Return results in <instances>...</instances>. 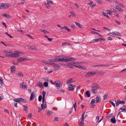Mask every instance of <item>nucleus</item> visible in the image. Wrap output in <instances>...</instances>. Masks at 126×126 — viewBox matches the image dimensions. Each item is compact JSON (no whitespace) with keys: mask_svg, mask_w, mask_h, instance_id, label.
Returning <instances> with one entry per match:
<instances>
[{"mask_svg":"<svg viewBox=\"0 0 126 126\" xmlns=\"http://www.w3.org/2000/svg\"><path fill=\"white\" fill-rule=\"evenodd\" d=\"M91 87L92 93L94 94H96L97 92V90L98 89H100L98 84L95 83H93L91 85Z\"/></svg>","mask_w":126,"mask_h":126,"instance_id":"nucleus-1","label":"nucleus"},{"mask_svg":"<svg viewBox=\"0 0 126 126\" xmlns=\"http://www.w3.org/2000/svg\"><path fill=\"white\" fill-rule=\"evenodd\" d=\"M76 60L74 58H67L66 57H63L61 59H58L57 60V62H67L68 61H74Z\"/></svg>","mask_w":126,"mask_h":126,"instance_id":"nucleus-2","label":"nucleus"},{"mask_svg":"<svg viewBox=\"0 0 126 126\" xmlns=\"http://www.w3.org/2000/svg\"><path fill=\"white\" fill-rule=\"evenodd\" d=\"M10 5V4L9 3H1L0 5V9H7Z\"/></svg>","mask_w":126,"mask_h":126,"instance_id":"nucleus-3","label":"nucleus"},{"mask_svg":"<svg viewBox=\"0 0 126 126\" xmlns=\"http://www.w3.org/2000/svg\"><path fill=\"white\" fill-rule=\"evenodd\" d=\"M4 52L5 54L6 57H11V55H12V51L11 50H5L4 51Z\"/></svg>","mask_w":126,"mask_h":126,"instance_id":"nucleus-4","label":"nucleus"},{"mask_svg":"<svg viewBox=\"0 0 126 126\" xmlns=\"http://www.w3.org/2000/svg\"><path fill=\"white\" fill-rule=\"evenodd\" d=\"M105 40V39L103 38H95L92 40L90 43L95 42H101Z\"/></svg>","mask_w":126,"mask_h":126,"instance_id":"nucleus-5","label":"nucleus"},{"mask_svg":"<svg viewBox=\"0 0 126 126\" xmlns=\"http://www.w3.org/2000/svg\"><path fill=\"white\" fill-rule=\"evenodd\" d=\"M20 56L19 52L17 51H14V53H12L11 57H18Z\"/></svg>","mask_w":126,"mask_h":126,"instance_id":"nucleus-6","label":"nucleus"},{"mask_svg":"<svg viewBox=\"0 0 126 126\" xmlns=\"http://www.w3.org/2000/svg\"><path fill=\"white\" fill-rule=\"evenodd\" d=\"M96 73L95 72H88L85 74V76L86 78L89 77L96 74Z\"/></svg>","mask_w":126,"mask_h":126,"instance_id":"nucleus-7","label":"nucleus"},{"mask_svg":"<svg viewBox=\"0 0 126 126\" xmlns=\"http://www.w3.org/2000/svg\"><path fill=\"white\" fill-rule=\"evenodd\" d=\"M41 107L42 108H38V112H40L43 109H45L47 107V104L46 103V102H45V104L44 105L43 104H41Z\"/></svg>","mask_w":126,"mask_h":126,"instance_id":"nucleus-8","label":"nucleus"},{"mask_svg":"<svg viewBox=\"0 0 126 126\" xmlns=\"http://www.w3.org/2000/svg\"><path fill=\"white\" fill-rule=\"evenodd\" d=\"M52 65L54 66V68L55 70H58L60 67V65L58 64H56L55 63H52Z\"/></svg>","mask_w":126,"mask_h":126,"instance_id":"nucleus-9","label":"nucleus"},{"mask_svg":"<svg viewBox=\"0 0 126 126\" xmlns=\"http://www.w3.org/2000/svg\"><path fill=\"white\" fill-rule=\"evenodd\" d=\"M75 81L72 78H70L67 81L66 83L67 84H68L70 83H73L75 82Z\"/></svg>","mask_w":126,"mask_h":126,"instance_id":"nucleus-10","label":"nucleus"},{"mask_svg":"<svg viewBox=\"0 0 126 126\" xmlns=\"http://www.w3.org/2000/svg\"><path fill=\"white\" fill-rule=\"evenodd\" d=\"M35 92L34 91L33 92L31 95L30 98V101L33 100L35 96Z\"/></svg>","mask_w":126,"mask_h":126,"instance_id":"nucleus-11","label":"nucleus"},{"mask_svg":"<svg viewBox=\"0 0 126 126\" xmlns=\"http://www.w3.org/2000/svg\"><path fill=\"white\" fill-rule=\"evenodd\" d=\"M42 94L43 95V98H42V104L44 105L45 104H44V102L45 101V95L46 94V92L45 91H43L42 92Z\"/></svg>","mask_w":126,"mask_h":126,"instance_id":"nucleus-12","label":"nucleus"},{"mask_svg":"<svg viewBox=\"0 0 126 126\" xmlns=\"http://www.w3.org/2000/svg\"><path fill=\"white\" fill-rule=\"evenodd\" d=\"M27 59L26 58H22L20 57L18 58L17 60V61L18 62H21L24 61Z\"/></svg>","mask_w":126,"mask_h":126,"instance_id":"nucleus-13","label":"nucleus"},{"mask_svg":"<svg viewBox=\"0 0 126 126\" xmlns=\"http://www.w3.org/2000/svg\"><path fill=\"white\" fill-rule=\"evenodd\" d=\"M101 100V97L99 95H97L95 99L96 102L98 103L100 102Z\"/></svg>","mask_w":126,"mask_h":126,"instance_id":"nucleus-14","label":"nucleus"},{"mask_svg":"<svg viewBox=\"0 0 126 126\" xmlns=\"http://www.w3.org/2000/svg\"><path fill=\"white\" fill-rule=\"evenodd\" d=\"M22 99V98H15L13 99V101H14V102H19L20 101L21 102V100Z\"/></svg>","mask_w":126,"mask_h":126,"instance_id":"nucleus-15","label":"nucleus"},{"mask_svg":"<svg viewBox=\"0 0 126 126\" xmlns=\"http://www.w3.org/2000/svg\"><path fill=\"white\" fill-rule=\"evenodd\" d=\"M90 5L92 8L95 7L96 6V4L94 3L93 1H90V2L88 4Z\"/></svg>","mask_w":126,"mask_h":126,"instance_id":"nucleus-16","label":"nucleus"},{"mask_svg":"<svg viewBox=\"0 0 126 126\" xmlns=\"http://www.w3.org/2000/svg\"><path fill=\"white\" fill-rule=\"evenodd\" d=\"M55 83L56 86L57 87H59L62 85V84L60 83H58L57 80H56L55 81Z\"/></svg>","mask_w":126,"mask_h":126,"instance_id":"nucleus-17","label":"nucleus"},{"mask_svg":"<svg viewBox=\"0 0 126 126\" xmlns=\"http://www.w3.org/2000/svg\"><path fill=\"white\" fill-rule=\"evenodd\" d=\"M120 110H122V112L124 111L125 112L126 110V105H124L123 106L122 108H120Z\"/></svg>","mask_w":126,"mask_h":126,"instance_id":"nucleus-18","label":"nucleus"},{"mask_svg":"<svg viewBox=\"0 0 126 126\" xmlns=\"http://www.w3.org/2000/svg\"><path fill=\"white\" fill-rule=\"evenodd\" d=\"M49 2H47V3H45L44 4L45 5L46 7V8L48 9H49L51 8V6L49 5Z\"/></svg>","mask_w":126,"mask_h":126,"instance_id":"nucleus-19","label":"nucleus"},{"mask_svg":"<svg viewBox=\"0 0 126 126\" xmlns=\"http://www.w3.org/2000/svg\"><path fill=\"white\" fill-rule=\"evenodd\" d=\"M29 47V48L30 49L31 48L32 50H36L37 49V48L34 46H28Z\"/></svg>","mask_w":126,"mask_h":126,"instance_id":"nucleus-20","label":"nucleus"},{"mask_svg":"<svg viewBox=\"0 0 126 126\" xmlns=\"http://www.w3.org/2000/svg\"><path fill=\"white\" fill-rule=\"evenodd\" d=\"M114 8L115 9H118L119 11H121L122 12H123L124 11V10H123L121 7H119L117 6H115Z\"/></svg>","mask_w":126,"mask_h":126,"instance_id":"nucleus-21","label":"nucleus"},{"mask_svg":"<svg viewBox=\"0 0 126 126\" xmlns=\"http://www.w3.org/2000/svg\"><path fill=\"white\" fill-rule=\"evenodd\" d=\"M110 121L111 122L113 123H115L116 122V120L115 119V117L114 116L112 118L110 119Z\"/></svg>","mask_w":126,"mask_h":126,"instance_id":"nucleus-22","label":"nucleus"},{"mask_svg":"<svg viewBox=\"0 0 126 126\" xmlns=\"http://www.w3.org/2000/svg\"><path fill=\"white\" fill-rule=\"evenodd\" d=\"M72 45V44L68 42H65L64 43H63L62 44V46H71Z\"/></svg>","mask_w":126,"mask_h":126,"instance_id":"nucleus-23","label":"nucleus"},{"mask_svg":"<svg viewBox=\"0 0 126 126\" xmlns=\"http://www.w3.org/2000/svg\"><path fill=\"white\" fill-rule=\"evenodd\" d=\"M68 88L69 90V91H72L71 89H72V88H73V84H69L68 85Z\"/></svg>","mask_w":126,"mask_h":126,"instance_id":"nucleus-24","label":"nucleus"},{"mask_svg":"<svg viewBox=\"0 0 126 126\" xmlns=\"http://www.w3.org/2000/svg\"><path fill=\"white\" fill-rule=\"evenodd\" d=\"M57 60L56 58H55V59H49V62H50L51 63L52 62H57Z\"/></svg>","mask_w":126,"mask_h":126,"instance_id":"nucleus-25","label":"nucleus"},{"mask_svg":"<svg viewBox=\"0 0 126 126\" xmlns=\"http://www.w3.org/2000/svg\"><path fill=\"white\" fill-rule=\"evenodd\" d=\"M95 72L96 73V74L97 75H99L100 74L102 75L105 73V72L103 71H96Z\"/></svg>","mask_w":126,"mask_h":126,"instance_id":"nucleus-26","label":"nucleus"},{"mask_svg":"<svg viewBox=\"0 0 126 126\" xmlns=\"http://www.w3.org/2000/svg\"><path fill=\"white\" fill-rule=\"evenodd\" d=\"M53 113L52 112L50 111L49 110H48L47 112V114L48 116H50Z\"/></svg>","mask_w":126,"mask_h":126,"instance_id":"nucleus-27","label":"nucleus"},{"mask_svg":"<svg viewBox=\"0 0 126 126\" xmlns=\"http://www.w3.org/2000/svg\"><path fill=\"white\" fill-rule=\"evenodd\" d=\"M40 30L41 31L45 33H47V34H49V32L47 31H46V30H42V29H41Z\"/></svg>","mask_w":126,"mask_h":126,"instance_id":"nucleus-28","label":"nucleus"},{"mask_svg":"<svg viewBox=\"0 0 126 126\" xmlns=\"http://www.w3.org/2000/svg\"><path fill=\"white\" fill-rule=\"evenodd\" d=\"M25 84V83L24 82H22L20 84V87L22 89L23 88H24V85Z\"/></svg>","mask_w":126,"mask_h":126,"instance_id":"nucleus-29","label":"nucleus"},{"mask_svg":"<svg viewBox=\"0 0 126 126\" xmlns=\"http://www.w3.org/2000/svg\"><path fill=\"white\" fill-rule=\"evenodd\" d=\"M79 126H83L84 125V122H79Z\"/></svg>","mask_w":126,"mask_h":126,"instance_id":"nucleus-30","label":"nucleus"},{"mask_svg":"<svg viewBox=\"0 0 126 126\" xmlns=\"http://www.w3.org/2000/svg\"><path fill=\"white\" fill-rule=\"evenodd\" d=\"M108 95V93H106L103 96L104 100H105L107 99Z\"/></svg>","mask_w":126,"mask_h":126,"instance_id":"nucleus-31","label":"nucleus"},{"mask_svg":"<svg viewBox=\"0 0 126 126\" xmlns=\"http://www.w3.org/2000/svg\"><path fill=\"white\" fill-rule=\"evenodd\" d=\"M63 57V56H57L54 57V58H56L57 60L58 59H61Z\"/></svg>","mask_w":126,"mask_h":126,"instance_id":"nucleus-32","label":"nucleus"},{"mask_svg":"<svg viewBox=\"0 0 126 126\" xmlns=\"http://www.w3.org/2000/svg\"><path fill=\"white\" fill-rule=\"evenodd\" d=\"M116 34L115 32H112V33H110L109 34V35L110 36H114V35H116Z\"/></svg>","mask_w":126,"mask_h":126,"instance_id":"nucleus-33","label":"nucleus"},{"mask_svg":"<svg viewBox=\"0 0 126 126\" xmlns=\"http://www.w3.org/2000/svg\"><path fill=\"white\" fill-rule=\"evenodd\" d=\"M37 86L38 87H42L43 86V84L42 83L40 82H39L38 83Z\"/></svg>","mask_w":126,"mask_h":126,"instance_id":"nucleus-34","label":"nucleus"},{"mask_svg":"<svg viewBox=\"0 0 126 126\" xmlns=\"http://www.w3.org/2000/svg\"><path fill=\"white\" fill-rule=\"evenodd\" d=\"M75 23L78 26L79 28H81L82 26V25H80V23H79L75 22Z\"/></svg>","mask_w":126,"mask_h":126,"instance_id":"nucleus-35","label":"nucleus"},{"mask_svg":"<svg viewBox=\"0 0 126 126\" xmlns=\"http://www.w3.org/2000/svg\"><path fill=\"white\" fill-rule=\"evenodd\" d=\"M110 11H111V12H113L114 13H116L117 12V11L116 10L112 8H111L110 9Z\"/></svg>","mask_w":126,"mask_h":126,"instance_id":"nucleus-36","label":"nucleus"},{"mask_svg":"<svg viewBox=\"0 0 126 126\" xmlns=\"http://www.w3.org/2000/svg\"><path fill=\"white\" fill-rule=\"evenodd\" d=\"M78 68H80L81 69H84V70H86L87 69V68H85V67L83 66H81L80 65H79V67Z\"/></svg>","mask_w":126,"mask_h":126,"instance_id":"nucleus-37","label":"nucleus"},{"mask_svg":"<svg viewBox=\"0 0 126 126\" xmlns=\"http://www.w3.org/2000/svg\"><path fill=\"white\" fill-rule=\"evenodd\" d=\"M86 94L87 95L88 97H90L91 94L89 93V92L88 91H87L86 92Z\"/></svg>","mask_w":126,"mask_h":126,"instance_id":"nucleus-38","label":"nucleus"},{"mask_svg":"<svg viewBox=\"0 0 126 126\" xmlns=\"http://www.w3.org/2000/svg\"><path fill=\"white\" fill-rule=\"evenodd\" d=\"M116 106H118L119 104H120V101H119L118 100H117V102H116Z\"/></svg>","mask_w":126,"mask_h":126,"instance_id":"nucleus-39","label":"nucleus"},{"mask_svg":"<svg viewBox=\"0 0 126 126\" xmlns=\"http://www.w3.org/2000/svg\"><path fill=\"white\" fill-rule=\"evenodd\" d=\"M96 1L100 4H103V2L101 0H96Z\"/></svg>","mask_w":126,"mask_h":126,"instance_id":"nucleus-40","label":"nucleus"},{"mask_svg":"<svg viewBox=\"0 0 126 126\" xmlns=\"http://www.w3.org/2000/svg\"><path fill=\"white\" fill-rule=\"evenodd\" d=\"M17 75L18 76L20 77H22L23 76V74L20 72H18V73H17Z\"/></svg>","mask_w":126,"mask_h":126,"instance_id":"nucleus-41","label":"nucleus"},{"mask_svg":"<svg viewBox=\"0 0 126 126\" xmlns=\"http://www.w3.org/2000/svg\"><path fill=\"white\" fill-rule=\"evenodd\" d=\"M93 33L94 34H96V35H99L101 37H102V35L101 34H100L98 32H94V31H93Z\"/></svg>","mask_w":126,"mask_h":126,"instance_id":"nucleus-42","label":"nucleus"},{"mask_svg":"<svg viewBox=\"0 0 126 126\" xmlns=\"http://www.w3.org/2000/svg\"><path fill=\"white\" fill-rule=\"evenodd\" d=\"M3 16L7 18H9V17L10 16L9 15L7 14L6 15V14H4V15L3 14Z\"/></svg>","mask_w":126,"mask_h":126,"instance_id":"nucleus-43","label":"nucleus"},{"mask_svg":"<svg viewBox=\"0 0 126 126\" xmlns=\"http://www.w3.org/2000/svg\"><path fill=\"white\" fill-rule=\"evenodd\" d=\"M49 59L48 60V61H46L45 62H44V63H46L49 64V65H52V63H51L50 62H49Z\"/></svg>","mask_w":126,"mask_h":126,"instance_id":"nucleus-44","label":"nucleus"},{"mask_svg":"<svg viewBox=\"0 0 126 126\" xmlns=\"http://www.w3.org/2000/svg\"><path fill=\"white\" fill-rule=\"evenodd\" d=\"M64 29H66L68 32H70L71 31V30L69 29L67 26H64Z\"/></svg>","mask_w":126,"mask_h":126,"instance_id":"nucleus-45","label":"nucleus"},{"mask_svg":"<svg viewBox=\"0 0 126 126\" xmlns=\"http://www.w3.org/2000/svg\"><path fill=\"white\" fill-rule=\"evenodd\" d=\"M109 102L114 107H115V104L113 102H112L111 100L109 101Z\"/></svg>","mask_w":126,"mask_h":126,"instance_id":"nucleus-46","label":"nucleus"},{"mask_svg":"<svg viewBox=\"0 0 126 126\" xmlns=\"http://www.w3.org/2000/svg\"><path fill=\"white\" fill-rule=\"evenodd\" d=\"M0 83L1 85H2L3 84V81L2 78L0 77Z\"/></svg>","mask_w":126,"mask_h":126,"instance_id":"nucleus-47","label":"nucleus"},{"mask_svg":"<svg viewBox=\"0 0 126 126\" xmlns=\"http://www.w3.org/2000/svg\"><path fill=\"white\" fill-rule=\"evenodd\" d=\"M42 98V96L41 95H40L38 97V100L39 102H41Z\"/></svg>","mask_w":126,"mask_h":126,"instance_id":"nucleus-48","label":"nucleus"},{"mask_svg":"<svg viewBox=\"0 0 126 126\" xmlns=\"http://www.w3.org/2000/svg\"><path fill=\"white\" fill-rule=\"evenodd\" d=\"M44 85L46 87H47L48 86V83L47 82H45L44 83Z\"/></svg>","mask_w":126,"mask_h":126,"instance_id":"nucleus-49","label":"nucleus"},{"mask_svg":"<svg viewBox=\"0 0 126 126\" xmlns=\"http://www.w3.org/2000/svg\"><path fill=\"white\" fill-rule=\"evenodd\" d=\"M23 107H24V110L25 111H27L28 110V108L27 106V105H26L25 106L23 105Z\"/></svg>","mask_w":126,"mask_h":126,"instance_id":"nucleus-50","label":"nucleus"},{"mask_svg":"<svg viewBox=\"0 0 126 126\" xmlns=\"http://www.w3.org/2000/svg\"><path fill=\"white\" fill-rule=\"evenodd\" d=\"M57 26L61 29V30H63L64 29V26L63 27H62L60 25L58 24L57 25Z\"/></svg>","mask_w":126,"mask_h":126,"instance_id":"nucleus-51","label":"nucleus"},{"mask_svg":"<svg viewBox=\"0 0 126 126\" xmlns=\"http://www.w3.org/2000/svg\"><path fill=\"white\" fill-rule=\"evenodd\" d=\"M15 68V66H12L10 68V70L11 71H14V69Z\"/></svg>","mask_w":126,"mask_h":126,"instance_id":"nucleus-52","label":"nucleus"},{"mask_svg":"<svg viewBox=\"0 0 126 126\" xmlns=\"http://www.w3.org/2000/svg\"><path fill=\"white\" fill-rule=\"evenodd\" d=\"M95 99H93L91 102V103H90L91 105H92L93 104H94L95 102Z\"/></svg>","mask_w":126,"mask_h":126,"instance_id":"nucleus-53","label":"nucleus"},{"mask_svg":"<svg viewBox=\"0 0 126 126\" xmlns=\"http://www.w3.org/2000/svg\"><path fill=\"white\" fill-rule=\"evenodd\" d=\"M115 33L116 34V35H117L118 36H121V34L119 32H115Z\"/></svg>","mask_w":126,"mask_h":126,"instance_id":"nucleus-54","label":"nucleus"},{"mask_svg":"<svg viewBox=\"0 0 126 126\" xmlns=\"http://www.w3.org/2000/svg\"><path fill=\"white\" fill-rule=\"evenodd\" d=\"M78 63L77 62H75V64H74L73 66L78 68L79 65L77 66Z\"/></svg>","mask_w":126,"mask_h":126,"instance_id":"nucleus-55","label":"nucleus"},{"mask_svg":"<svg viewBox=\"0 0 126 126\" xmlns=\"http://www.w3.org/2000/svg\"><path fill=\"white\" fill-rule=\"evenodd\" d=\"M27 102V101L25 99H23V98H22V99L21 100V102H23L24 103H26Z\"/></svg>","mask_w":126,"mask_h":126,"instance_id":"nucleus-56","label":"nucleus"},{"mask_svg":"<svg viewBox=\"0 0 126 126\" xmlns=\"http://www.w3.org/2000/svg\"><path fill=\"white\" fill-rule=\"evenodd\" d=\"M5 34L7 35L8 36H9L10 38H13V37L11 36L8 33L6 32L5 33Z\"/></svg>","mask_w":126,"mask_h":126,"instance_id":"nucleus-57","label":"nucleus"},{"mask_svg":"<svg viewBox=\"0 0 126 126\" xmlns=\"http://www.w3.org/2000/svg\"><path fill=\"white\" fill-rule=\"evenodd\" d=\"M99 116H97L96 117L95 120V121L96 122H97L99 120Z\"/></svg>","mask_w":126,"mask_h":126,"instance_id":"nucleus-58","label":"nucleus"},{"mask_svg":"<svg viewBox=\"0 0 126 126\" xmlns=\"http://www.w3.org/2000/svg\"><path fill=\"white\" fill-rule=\"evenodd\" d=\"M27 85L25 83L24 85V88H24V89H27Z\"/></svg>","mask_w":126,"mask_h":126,"instance_id":"nucleus-59","label":"nucleus"},{"mask_svg":"<svg viewBox=\"0 0 126 126\" xmlns=\"http://www.w3.org/2000/svg\"><path fill=\"white\" fill-rule=\"evenodd\" d=\"M120 104H124L125 103V101L124 100H122L121 101H120Z\"/></svg>","mask_w":126,"mask_h":126,"instance_id":"nucleus-60","label":"nucleus"},{"mask_svg":"<svg viewBox=\"0 0 126 126\" xmlns=\"http://www.w3.org/2000/svg\"><path fill=\"white\" fill-rule=\"evenodd\" d=\"M115 22L116 23H117L118 25H120L121 24V23L120 22L118 21L117 20H115Z\"/></svg>","mask_w":126,"mask_h":126,"instance_id":"nucleus-61","label":"nucleus"},{"mask_svg":"<svg viewBox=\"0 0 126 126\" xmlns=\"http://www.w3.org/2000/svg\"><path fill=\"white\" fill-rule=\"evenodd\" d=\"M75 62H71L69 64V65H72L73 66L74 64H75Z\"/></svg>","mask_w":126,"mask_h":126,"instance_id":"nucleus-62","label":"nucleus"},{"mask_svg":"<svg viewBox=\"0 0 126 126\" xmlns=\"http://www.w3.org/2000/svg\"><path fill=\"white\" fill-rule=\"evenodd\" d=\"M14 106L16 108H17L18 107L17 105V102H14Z\"/></svg>","mask_w":126,"mask_h":126,"instance_id":"nucleus-63","label":"nucleus"},{"mask_svg":"<svg viewBox=\"0 0 126 126\" xmlns=\"http://www.w3.org/2000/svg\"><path fill=\"white\" fill-rule=\"evenodd\" d=\"M115 16L116 17H119V15L117 14V12L115 13V14H114Z\"/></svg>","mask_w":126,"mask_h":126,"instance_id":"nucleus-64","label":"nucleus"}]
</instances>
